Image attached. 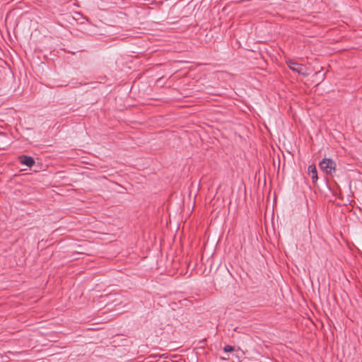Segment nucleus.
<instances>
[{
  "label": "nucleus",
  "mask_w": 362,
  "mask_h": 362,
  "mask_svg": "<svg viewBox=\"0 0 362 362\" xmlns=\"http://www.w3.org/2000/svg\"><path fill=\"white\" fill-rule=\"evenodd\" d=\"M336 163L331 158H323L319 163L320 168L327 175H332L336 172Z\"/></svg>",
  "instance_id": "obj_1"
},
{
  "label": "nucleus",
  "mask_w": 362,
  "mask_h": 362,
  "mask_svg": "<svg viewBox=\"0 0 362 362\" xmlns=\"http://www.w3.org/2000/svg\"><path fill=\"white\" fill-rule=\"evenodd\" d=\"M288 66L293 71L300 74L305 76L308 75L303 71L305 67L303 64H298L296 62L289 61Z\"/></svg>",
  "instance_id": "obj_2"
},
{
  "label": "nucleus",
  "mask_w": 362,
  "mask_h": 362,
  "mask_svg": "<svg viewBox=\"0 0 362 362\" xmlns=\"http://www.w3.org/2000/svg\"><path fill=\"white\" fill-rule=\"evenodd\" d=\"M18 160L24 165L32 167L35 165V161L32 156L27 155H21L18 157Z\"/></svg>",
  "instance_id": "obj_3"
},
{
  "label": "nucleus",
  "mask_w": 362,
  "mask_h": 362,
  "mask_svg": "<svg viewBox=\"0 0 362 362\" xmlns=\"http://www.w3.org/2000/svg\"><path fill=\"white\" fill-rule=\"evenodd\" d=\"M308 173L311 176L313 183L315 185L318 180L316 166L315 165H310L308 167Z\"/></svg>",
  "instance_id": "obj_4"
},
{
  "label": "nucleus",
  "mask_w": 362,
  "mask_h": 362,
  "mask_svg": "<svg viewBox=\"0 0 362 362\" xmlns=\"http://www.w3.org/2000/svg\"><path fill=\"white\" fill-rule=\"evenodd\" d=\"M235 350V347L230 345H226L223 348V351L226 353L232 352Z\"/></svg>",
  "instance_id": "obj_5"
}]
</instances>
